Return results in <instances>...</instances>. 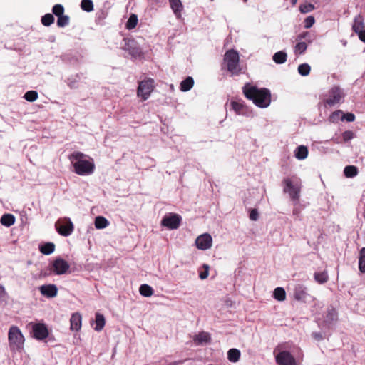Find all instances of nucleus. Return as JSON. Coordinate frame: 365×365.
Returning <instances> with one entry per match:
<instances>
[{
  "label": "nucleus",
  "mask_w": 365,
  "mask_h": 365,
  "mask_svg": "<svg viewBox=\"0 0 365 365\" xmlns=\"http://www.w3.org/2000/svg\"><path fill=\"white\" fill-rule=\"evenodd\" d=\"M239 53L233 49L228 50L224 56V61L227 65V70L232 74H238L241 69L239 65Z\"/></svg>",
  "instance_id": "nucleus-5"
},
{
  "label": "nucleus",
  "mask_w": 365,
  "mask_h": 365,
  "mask_svg": "<svg viewBox=\"0 0 365 365\" xmlns=\"http://www.w3.org/2000/svg\"><path fill=\"white\" fill-rule=\"evenodd\" d=\"M343 140L346 142L354 138V133L351 130H346L342 134Z\"/></svg>",
  "instance_id": "nucleus-43"
},
{
  "label": "nucleus",
  "mask_w": 365,
  "mask_h": 365,
  "mask_svg": "<svg viewBox=\"0 0 365 365\" xmlns=\"http://www.w3.org/2000/svg\"><path fill=\"white\" fill-rule=\"evenodd\" d=\"M38 95L36 91H29L24 94V97L27 101L34 102L38 98Z\"/></svg>",
  "instance_id": "nucleus-38"
},
{
  "label": "nucleus",
  "mask_w": 365,
  "mask_h": 365,
  "mask_svg": "<svg viewBox=\"0 0 365 365\" xmlns=\"http://www.w3.org/2000/svg\"><path fill=\"white\" fill-rule=\"evenodd\" d=\"M329 315L330 316V319L331 320H336V313L334 310H332L331 312L329 313Z\"/></svg>",
  "instance_id": "nucleus-50"
},
{
  "label": "nucleus",
  "mask_w": 365,
  "mask_h": 365,
  "mask_svg": "<svg viewBox=\"0 0 365 365\" xmlns=\"http://www.w3.org/2000/svg\"><path fill=\"white\" fill-rule=\"evenodd\" d=\"M314 279L319 284H324L328 280L327 272H317L314 274Z\"/></svg>",
  "instance_id": "nucleus-32"
},
{
  "label": "nucleus",
  "mask_w": 365,
  "mask_h": 365,
  "mask_svg": "<svg viewBox=\"0 0 365 365\" xmlns=\"http://www.w3.org/2000/svg\"><path fill=\"white\" fill-rule=\"evenodd\" d=\"M243 92L246 98L252 100L260 108H266L270 103V93L267 89H258L256 87L246 85L243 88Z\"/></svg>",
  "instance_id": "nucleus-2"
},
{
  "label": "nucleus",
  "mask_w": 365,
  "mask_h": 365,
  "mask_svg": "<svg viewBox=\"0 0 365 365\" xmlns=\"http://www.w3.org/2000/svg\"><path fill=\"white\" fill-rule=\"evenodd\" d=\"M346 120L347 122H353L355 120V115L353 113H344L343 120Z\"/></svg>",
  "instance_id": "nucleus-45"
},
{
  "label": "nucleus",
  "mask_w": 365,
  "mask_h": 365,
  "mask_svg": "<svg viewBox=\"0 0 365 365\" xmlns=\"http://www.w3.org/2000/svg\"><path fill=\"white\" fill-rule=\"evenodd\" d=\"M58 232L62 236L70 235L74 229V226L70 218L63 217L59 219L55 224Z\"/></svg>",
  "instance_id": "nucleus-8"
},
{
  "label": "nucleus",
  "mask_w": 365,
  "mask_h": 365,
  "mask_svg": "<svg viewBox=\"0 0 365 365\" xmlns=\"http://www.w3.org/2000/svg\"><path fill=\"white\" fill-rule=\"evenodd\" d=\"M154 87V81L152 78L141 81L138 87L137 96L145 101L150 97Z\"/></svg>",
  "instance_id": "nucleus-6"
},
{
  "label": "nucleus",
  "mask_w": 365,
  "mask_h": 365,
  "mask_svg": "<svg viewBox=\"0 0 365 365\" xmlns=\"http://www.w3.org/2000/svg\"><path fill=\"white\" fill-rule=\"evenodd\" d=\"M69 267L68 263L61 258H57L52 263V269L57 275L66 274Z\"/></svg>",
  "instance_id": "nucleus-13"
},
{
  "label": "nucleus",
  "mask_w": 365,
  "mask_h": 365,
  "mask_svg": "<svg viewBox=\"0 0 365 365\" xmlns=\"http://www.w3.org/2000/svg\"><path fill=\"white\" fill-rule=\"evenodd\" d=\"M52 14H46L41 18L42 24H52L54 23V16L55 15L58 19V24H64L68 23L70 20V18L68 15L64 14V8L61 4H56L52 8Z\"/></svg>",
  "instance_id": "nucleus-4"
},
{
  "label": "nucleus",
  "mask_w": 365,
  "mask_h": 365,
  "mask_svg": "<svg viewBox=\"0 0 365 365\" xmlns=\"http://www.w3.org/2000/svg\"><path fill=\"white\" fill-rule=\"evenodd\" d=\"M308 155V149L306 146L300 145L297 148L295 157L299 160H304Z\"/></svg>",
  "instance_id": "nucleus-25"
},
{
  "label": "nucleus",
  "mask_w": 365,
  "mask_h": 365,
  "mask_svg": "<svg viewBox=\"0 0 365 365\" xmlns=\"http://www.w3.org/2000/svg\"><path fill=\"white\" fill-rule=\"evenodd\" d=\"M250 218L252 220L256 221L258 219V212L256 209L251 210L250 214Z\"/></svg>",
  "instance_id": "nucleus-46"
},
{
  "label": "nucleus",
  "mask_w": 365,
  "mask_h": 365,
  "mask_svg": "<svg viewBox=\"0 0 365 365\" xmlns=\"http://www.w3.org/2000/svg\"><path fill=\"white\" fill-rule=\"evenodd\" d=\"M314 22H315V19H314V17L312 16H309L307 17L304 21V23H314Z\"/></svg>",
  "instance_id": "nucleus-48"
},
{
  "label": "nucleus",
  "mask_w": 365,
  "mask_h": 365,
  "mask_svg": "<svg viewBox=\"0 0 365 365\" xmlns=\"http://www.w3.org/2000/svg\"><path fill=\"white\" fill-rule=\"evenodd\" d=\"M94 224L96 229H103L109 225V222L104 217L98 216L95 219Z\"/></svg>",
  "instance_id": "nucleus-26"
},
{
  "label": "nucleus",
  "mask_w": 365,
  "mask_h": 365,
  "mask_svg": "<svg viewBox=\"0 0 365 365\" xmlns=\"http://www.w3.org/2000/svg\"><path fill=\"white\" fill-rule=\"evenodd\" d=\"M312 26V24H306L305 27H306L307 29H309V28H310Z\"/></svg>",
  "instance_id": "nucleus-52"
},
{
  "label": "nucleus",
  "mask_w": 365,
  "mask_h": 365,
  "mask_svg": "<svg viewBox=\"0 0 365 365\" xmlns=\"http://www.w3.org/2000/svg\"><path fill=\"white\" fill-rule=\"evenodd\" d=\"M125 49L135 58H140L142 56L141 49L133 39H125Z\"/></svg>",
  "instance_id": "nucleus-14"
},
{
  "label": "nucleus",
  "mask_w": 365,
  "mask_h": 365,
  "mask_svg": "<svg viewBox=\"0 0 365 365\" xmlns=\"http://www.w3.org/2000/svg\"><path fill=\"white\" fill-rule=\"evenodd\" d=\"M8 341L11 351H21L24 349L25 339L20 329L12 325L8 332Z\"/></svg>",
  "instance_id": "nucleus-3"
},
{
  "label": "nucleus",
  "mask_w": 365,
  "mask_h": 365,
  "mask_svg": "<svg viewBox=\"0 0 365 365\" xmlns=\"http://www.w3.org/2000/svg\"><path fill=\"white\" fill-rule=\"evenodd\" d=\"M344 113L341 110H336L331 113L329 120L332 123H336L339 119L343 120Z\"/></svg>",
  "instance_id": "nucleus-37"
},
{
  "label": "nucleus",
  "mask_w": 365,
  "mask_h": 365,
  "mask_svg": "<svg viewBox=\"0 0 365 365\" xmlns=\"http://www.w3.org/2000/svg\"><path fill=\"white\" fill-rule=\"evenodd\" d=\"M81 7L83 11L90 12L93 9V4L91 0H82Z\"/></svg>",
  "instance_id": "nucleus-34"
},
{
  "label": "nucleus",
  "mask_w": 365,
  "mask_h": 365,
  "mask_svg": "<svg viewBox=\"0 0 365 365\" xmlns=\"http://www.w3.org/2000/svg\"><path fill=\"white\" fill-rule=\"evenodd\" d=\"M308 294L306 290V287L302 285L298 284L294 287V297L297 301L305 302Z\"/></svg>",
  "instance_id": "nucleus-17"
},
{
  "label": "nucleus",
  "mask_w": 365,
  "mask_h": 365,
  "mask_svg": "<svg viewBox=\"0 0 365 365\" xmlns=\"http://www.w3.org/2000/svg\"><path fill=\"white\" fill-rule=\"evenodd\" d=\"M362 24H353V30L358 34L359 39L365 43V29H362Z\"/></svg>",
  "instance_id": "nucleus-30"
},
{
  "label": "nucleus",
  "mask_w": 365,
  "mask_h": 365,
  "mask_svg": "<svg viewBox=\"0 0 365 365\" xmlns=\"http://www.w3.org/2000/svg\"><path fill=\"white\" fill-rule=\"evenodd\" d=\"M170 6L178 18L181 16V11L182 10V4L180 0H169Z\"/></svg>",
  "instance_id": "nucleus-19"
},
{
  "label": "nucleus",
  "mask_w": 365,
  "mask_h": 365,
  "mask_svg": "<svg viewBox=\"0 0 365 365\" xmlns=\"http://www.w3.org/2000/svg\"><path fill=\"white\" fill-rule=\"evenodd\" d=\"M39 290L42 295L48 298L55 297L58 294L57 287L51 284L41 286Z\"/></svg>",
  "instance_id": "nucleus-16"
},
{
  "label": "nucleus",
  "mask_w": 365,
  "mask_h": 365,
  "mask_svg": "<svg viewBox=\"0 0 365 365\" xmlns=\"http://www.w3.org/2000/svg\"><path fill=\"white\" fill-rule=\"evenodd\" d=\"M181 218L177 214H173L168 216H165L161 222V225L170 230L177 229L180 223Z\"/></svg>",
  "instance_id": "nucleus-11"
},
{
  "label": "nucleus",
  "mask_w": 365,
  "mask_h": 365,
  "mask_svg": "<svg viewBox=\"0 0 365 365\" xmlns=\"http://www.w3.org/2000/svg\"><path fill=\"white\" fill-rule=\"evenodd\" d=\"M126 23H138V16L132 14Z\"/></svg>",
  "instance_id": "nucleus-47"
},
{
  "label": "nucleus",
  "mask_w": 365,
  "mask_h": 365,
  "mask_svg": "<svg viewBox=\"0 0 365 365\" xmlns=\"http://www.w3.org/2000/svg\"><path fill=\"white\" fill-rule=\"evenodd\" d=\"M32 329L34 337L38 340L45 339L48 336V331L43 324H35Z\"/></svg>",
  "instance_id": "nucleus-15"
},
{
  "label": "nucleus",
  "mask_w": 365,
  "mask_h": 365,
  "mask_svg": "<svg viewBox=\"0 0 365 365\" xmlns=\"http://www.w3.org/2000/svg\"><path fill=\"white\" fill-rule=\"evenodd\" d=\"M210 340V336L207 332H200L195 335L194 337V341L198 344L202 343H207Z\"/></svg>",
  "instance_id": "nucleus-23"
},
{
  "label": "nucleus",
  "mask_w": 365,
  "mask_h": 365,
  "mask_svg": "<svg viewBox=\"0 0 365 365\" xmlns=\"http://www.w3.org/2000/svg\"><path fill=\"white\" fill-rule=\"evenodd\" d=\"M6 292L3 285L0 284V301H5L6 299Z\"/></svg>",
  "instance_id": "nucleus-44"
},
{
  "label": "nucleus",
  "mask_w": 365,
  "mask_h": 365,
  "mask_svg": "<svg viewBox=\"0 0 365 365\" xmlns=\"http://www.w3.org/2000/svg\"><path fill=\"white\" fill-rule=\"evenodd\" d=\"M58 25L63 27L65 24H58Z\"/></svg>",
  "instance_id": "nucleus-53"
},
{
  "label": "nucleus",
  "mask_w": 365,
  "mask_h": 365,
  "mask_svg": "<svg viewBox=\"0 0 365 365\" xmlns=\"http://www.w3.org/2000/svg\"><path fill=\"white\" fill-rule=\"evenodd\" d=\"M287 60V53L284 51H279L274 54L273 61L277 63H283Z\"/></svg>",
  "instance_id": "nucleus-31"
},
{
  "label": "nucleus",
  "mask_w": 365,
  "mask_h": 365,
  "mask_svg": "<svg viewBox=\"0 0 365 365\" xmlns=\"http://www.w3.org/2000/svg\"><path fill=\"white\" fill-rule=\"evenodd\" d=\"M241 353L237 349H230L227 352V359L230 361L236 363L240 360Z\"/></svg>",
  "instance_id": "nucleus-21"
},
{
  "label": "nucleus",
  "mask_w": 365,
  "mask_h": 365,
  "mask_svg": "<svg viewBox=\"0 0 365 365\" xmlns=\"http://www.w3.org/2000/svg\"><path fill=\"white\" fill-rule=\"evenodd\" d=\"M232 106L237 114L243 113L244 106L241 103L233 101L232 102Z\"/></svg>",
  "instance_id": "nucleus-40"
},
{
  "label": "nucleus",
  "mask_w": 365,
  "mask_h": 365,
  "mask_svg": "<svg viewBox=\"0 0 365 365\" xmlns=\"http://www.w3.org/2000/svg\"><path fill=\"white\" fill-rule=\"evenodd\" d=\"M310 66L307 63H302L298 66V72L303 76H308L310 73Z\"/></svg>",
  "instance_id": "nucleus-35"
},
{
  "label": "nucleus",
  "mask_w": 365,
  "mask_h": 365,
  "mask_svg": "<svg viewBox=\"0 0 365 365\" xmlns=\"http://www.w3.org/2000/svg\"><path fill=\"white\" fill-rule=\"evenodd\" d=\"M344 173L347 178H353L358 174V170L357 168L354 165H348L345 167Z\"/></svg>",
  "instance_id": "nucleus-29"
},
{
  "label": "nucleus",
  "mask_w": 365,
  "mask_h": 365,
  "mask_svg": "<svg viewBox=\"0 0 365 365\" xmlns=\"http://www.w3.org/2000/svg\"><path fill=\"white\" fill-rule=\"evenodd\" d=\"M54 245L51 242H48L41 247V252L45 255H50L54 251Z\"/></svg>",
  "instance_id": "nucleus-36"
},
{
  "label": "nucleus",
  "mask_w": 365,
  "mask_h": 365,
  "mask_svg": "<svg viewBox=\"0 0 365 365\" xmlns=\"http://www.w3.org/2000/svg\"><path fill=\"white\" fill-rule=\"evenodd\" d=\"M139 292L141 295L148 297L153 294V289L148 284H142L139 288Z\"/></svg>",
  "instance_id": "nucleus-27"
},
{
  "label": "nucleus",
  "mask_w": 365,
  "mask_h": 365,
  "mask_svg": "<svg viewBox=\"0 0 365 365\" xmlns=\"http://www.w3.org/2000/svg\"><path fill=\"white\" fill-rule=\"evenodd\" d=\"M81 321L82 317L79 313L73 314L70 319L71 329L72 331H79L81 328Z\"/></svg>",
  "instance_id": "nucleus-18"
},
{
  "label": "nucleus",
  "mask_w": 365,
  "mask_h": 365,
  "mask_svg": "<svg viewBox=\"0 0 365 365\" xmlns=\"http://www.w3.org/2000/svg\"><path fill=\"white\" fill-rule=\"evenodd\" d=\"M85 158L86 155L81 152H74L69 156L74 171L79 175H91L95 169L93 160H86Z\"/></svg>",
  "instance_id": "nucleus-1"
},
{
  "label": "nucleus",
  "mask_w": 365,
  "mask_h": 365,
  "mask_svg": "<svg viewBox=\"0 0 365 365\" xmlns=\"http://www.w3.org/2000/svg\"><path fill=\"white\" fill-rule=\"evenodd\" d=\"M284 184V192L288 193L292 200H298L301 190V184L299 182L293 183L291 179L285 178L283 180Z\"/></svg>",
  "instance_id": "nucleus-9"
},
{
  "label": "nucleus",
  "mask_w": 365,
  "mask_h": 365,
  "mask_svg": "<svg viewBox=\"0 0 365 365\" xmlns=\"http://www.w3.org/2000/svg\"><path fill=\"white\" fill-rule=\"evenodd\" d=\"M194 85V80L192 77L188 76L180 83V90L183 92L190 91Z\"/></svg>",
  "instance_id": "nucleus-22"
},
{
  "label": "nucleus",
  "mask_w": 365,
  "mask_h": 365,
  "mask_svg": "<svg viewBox=\"0 0 365 365\" xmlns=\"http://www.w3.org/2000/svg\"><path fill=\"white\" fill-rule=\"evenodd\" d=\"M312 336L318 341L322 340L323 339L320 333H313Z\"/></svg>",
  "instance_id": "nucleus-49"
},
{
  "label": "nucleus",
  "mask_w": 365,
  "mask_h": 365,
  "mask_svg": "<svg viewBox=\"0 0 365 365\" xmlns=\"http://www.w3.org/2000/svg\"><path fill=\"white\" fill-rule=\"evenodd\" d=\"M203 268H204L205 271L202 272H200V275H199V277L201 279H206L209 274V269H210L209 265L205 264H203Z\"/></svg>",
  "instance_id": "nucleus-42"
},
{
  "label": "nucleus",
  "mask_w": 365,
  "mask_h": 365,
  "mask_svg": "<svg viewBox=\"0 0 365 365\" xmlns=\"http://www.w3.org/2000/svg\"><path fill=\"white\" fill-rule=\"evenodd\" d=\"M307 46L305 42H299L295 46L294 51L297 53L302 54L307 50Z\"/></svg>",
  "instance_id": "nucleus-39"
},
{
  "label": "nucleus",
  "mask_w": 365,
  "mask_h": 365,
  "mask_svg": "<svg viewBox=\"0 0 365 365\" xmlns=\"http://www.w3.org/2000/svg\"><path fill=\"white\" fill-rule=\"evenodd\" d=\"M136 24H126V29L128 30H131L135 27Z\"/></svg>",
  "instance_id": "nucleus-51"
},
{
  "label": "nucleus",
  "mask_w": 365,
  "mask_h": 365,
  "mask_svg": "<svg viewBox=\"0 0 365 365\" xmlns=\"http://www.w3.org/2000/svg\"><path fill=\"white\" fill-rule=\"evenodd\" d=\"M0 222L3 225L10 227L14 224L15 217L11 214H4L1 216Z\"/></svg>",
  "instance_id": "nucleus-24"
},
{
  "label": "nucleus",
  "mask_w": 365,
  "mask_h": 365,
  "mask_svg": "<svg viewBox=\"0 0 365 365\" xmlns=\"http://www.w3.org/2000/svg\"><path fill=\"white\" fill-rule=\"evenodd\" d=\"M359 268L361 272L365 273V247L362 248L360 252Z\"/></svg>",
  "instance_id": "nucleus-33"
},
{
  "label": "nucleus",
  "mask_w": 365,
  "mask_h": 365,
  "mask_svg": "<svg viewBox=\"0 0 365 365\" xmlns=\"http://www.w3.org/2000/svg\"><path fill=\"white\" fill-rule=\"evenodd\" d=\"M274 297L275 299L282 302L286 299V292L284 288L277 287L274 290Z\"/></svg>",
  "instance_id": "nucleus-28"
},
{
  "label": "nucleus",
  "mask_w": 365,
  "mask_h": 365,
  "mask_svg": "<svg viewBox=\"0 0 365 365\" xmlns=\"http://www.w3.org/2000/svg\"><path fill=\"white\" fill-rule=\"evenodd\" d=\"M344 96L342 90L339 86H334L328 91L324 103L330 106H334L341 103Z\"/></svg>",
  "instance_id": "nucleus-7"
},
{
  "label": "nucleus",
  "mask_w": 365,
  "mask_h": 365,
  "mask_svg": "<svg viewBox=\"0 0 365 365\" xmlns=\"http://www.w3.org/2000/svg\"><path fill=\"white\" fill-rule=\"evenodd\" d=\"M195 245L199 250H205L210 249L212 245V238L207 233L202 234L196 238Z\"/></svg>",
  "instance_id": "nucleus-12"
},
{
  "label": "nucleus",
  "mask_w": 365,
  "mask_h": 365,
  "mask_svg": "<svg viewBox=\"0 0 365 365\" xmlns=\"http://www.w3.org/2000/svg\"><path fill=\"white\" fill-rule=\"evenodd\" d=\"M314 9V6L312 4H304L299 6V10L302 13L306 14L312 11Z\"/></svg>",
  "instance_id": "nucleus-41"
},
{
  "label": "nucleus",
  "mask_w": 365,
  "mask_h": 365,
  "mask_svg": "<svg viewBox=\"0 0 365 365\" xmlns=\"http://www.w3.org/2000/svg\"><path fill=\"white\" fill-rule=\"evenodd\" d=\"M96 319H95V324H96V326L94 327V329L97 331H101L104 326H105V324H106V320H105V317H103V314L97 312L96 313Z\"/></svg>",
  "instance_id": "nucleus-20"
},
{
  "label": "nucleus",
  "mask_w": 365,
  "mask_h": 365,
  "mask_svg": "<svg viewBox=\"0 0 365 365\" xmlns=\"http://www.w3.org/2000/svg\"><path fill=\"white\" fill-rule=\"evenodd\" d=\"M275 354L276 362L278 365H297L294 357L287 351H280Z\"/></svg>",
  "instance_id": "nucleus-10"
}]
</instances>
